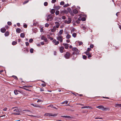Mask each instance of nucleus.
<instances>
[{"mask_svg": "<svg viewBox=\"0 0 121 121\" xmlns=\"http://www.w3.org/2000/svg\"><path fill=\"white\" fill-rule=\"evenodd\" d=\"M72 51L73 52L72 53V55H74L76 54V55L79 54V51L76 48H72Z\"/></svg>", "mask_w": 121, "mask_h": 121, "instance_id": "1", "label": "nucleus"}, {"mask_svg": "<svg viewBox=\"0 0 121 121\" xmlns=\"http://www.w3.org/2000/svg\"><path fill=\"white\" fill-rule=\"evenodd\" d=\"M97 108H98L99 109H101V110L104 111H106L107 110H109L110 109L108 108H106L104 107L103 105H100L96 106Z\"/></svg>", "mask_w": 121, "mask_h": 121, "instance_id": "2", "label": "nucleus"}, {"mask_svg": "<svg viewBox=\"0 0 121 121\" xmlns=\"http://www.w3.org/2000/svg\"><path fill=\"white\" fill-rule=\"evenodd\" d=\"M70 53L68 52H66L64 56L66 59H69L70 58Z\"/></svg>", "mask_w": 121, "mask_h": 121, "instance_id": "3", "label": "nucleus"}, {"mask_svg": "<svg viewBox=\"0 0 121 121\" xmlns=\"http://www.w3.org/2000/svg\"><path fill=\"white\" fill-rule=\"evenodd\" d=\"M18 92H19L22 94H23L24 93L23 92L22 90H21L18 91L17 90H14V93L15 95L18 94Z\"/></svg>", "mask_w": 121, "mask_h": 121, "instance_id": "4", "label": "nucleus"}, {"mask_svg": "<svg viewBox=\"0 0 121 121\" xmlns=\"http://www.w3.org/2000/svg\"><path fill=\"white\" fill-rule=\"evenodd\" d=\"M58 35L59 36L56 37V39L61 42H62L63 41V37L61 35L59 36V35Z\"/></svg>", "mask_w": 121, "mask_h": 121, "instance_id": "5", "label": "nucleus"}, {"mask_svg": "<svg viewBox=\"0 0 121 121\" xmlns=\"http://www.w3.org/2000/svg\"><path fill=\"white\" fill-rule=\"evenodd\" d=\"M47 18L50 19V21H51L53 19V18H52V15L51 14H50L48 15L47 17Z\"/></svg>", "mask_w": 121, "mask_h": 121, "instance_id": "6", "label": "nucleus"}, {"mask_svg": "<svg viewBox=\"0 0 121 121\" xmlns=\"http://www.w3.org/2000/svg\"><path fill=\"white\" fill-rule=\"evenodd\" d=\"M55 23L56 25V27L57 28H58L59 26L60 25V23L58 22H55Z\"/></svg>", "mask_w": 121, "mask_h": 121, "instance_id": "7", "label": "nucleus"}, {"mask_svg": "<svg viewBox=\"0 0 121 121\" xmlns=\"http://www.w3.org/2000/svg\"><path fill=\"white\" fill-rule=\"evenodd\" d=\"M63 45L65 46V49H68L69 47V45L67 43H63Z\"/></svg>", "mask_w": 121, "mask_h": 121, "instance_id": "8", "label": "nucleus"}, {"mask_svg": "<svg viewBox=\"0 0 121 121\" xmlns=\"http://www.w3.org/2000/svg\"><path fill=\"white\" fill-rule=\"evenodd\" d=\"M60 117L68 119H71V117L68 116H61Z\"/></svg>", "mask_w": 121, "mask_h": 121, "instance_id": "9", "label": "nucleus"}, {"mask_svg": "<svg viewBox=\"0 0 121 121\" xmlns=\"http://www.w3.org/2000/svg\"><path fill=\"white\" fill-rule=\"evenodd\" d=\"M68 11L66 10H64L62 11H61L60 13L61 14L62 13H66L67 14L68 13Z\"/></svg>", "mask_w": 121, "mask_h": 121, "instance_id": "10", "label": "nucleus"}, {"mask_svg": "<svg viewBox=\"0 0 121 121\" xmlns=\"http://www.w3.org/2000/svg\"><path fill=\"white\" fill-rule=\"evenodd\" d=\"M1 32L3 33L5 32L6 31V29L4 28H1L0 30Z\"/></svg>", "mask_w": 121, "mask_h": 121, "instance_id": "11", "label": "nucleus"}, {"mask_svg": "<svg viewBox=\"0 0 121 121\" xmlns=\"http://www.w3.org/2000/svg\"><path fill=\"white\" fill-rule=\"evenodd\" d=\"M57 114H53L51 113H49V116L54 117L57 116Z\"/></svg>", "mask_w": 121, "mask_h": 121, "instance_id": "12", "label": "nucleus"}, {"mask_svg": "<svg viewBox=\"0 0 121 121\" xmlns=\"http://www.w3.org/2000/svg\"><path fill=\"white\" fill-rule=\"evenodd\" d=\"M56 28L55 26H54L53 27V28L51 29V31L52 32H55L56 30Z\"/></svg>", "mask_w": 121, "mask_h": 121, "instance_id": "13", "label": "nucleus"}, {"mask_svg": "<svg viewBox=\"0 0 121 121\" xmlns=\"http://www.w3.org/2000/svg\"><path fill=\"white\" fill-rule=\"evenodd\" d=\"M54 8L56 10H58L60 9V7L59 6H54Z\"/></svg>", "mask_w": 121, "mask_h": 121, "instance_id": "14", "label": "nucleus"}, {"mask_svg": "<svg viewBox=\"0 0 121 121\" xmlns=\"http://www.w3.org/2000/svg\"><path fill=\"white\" fill-rule=\"evenodd\" d=\"M64 47L63 46H62L60 47V52L62 53L63 52V50L64 49Z\"/></svg>", "mask_w": 121, "mask_h": 121, "instance_id": "15", "label": "nucleus"}, {"mask_svg": "<svg viewBox=\"0 0 121 121\" xmlns=\"http://www.w3.org/2000/svg\"><path fill=\"white\" fill-rule=\"evenodd\" d=\"M48 107H50L52 108L55 109H57V108H56V107L53 106L51 104L50 105L48 106Z\"/></svg>", "mask_w": 121, "mask_h": 121, "instance_id": "16", "label": "nucleus"}, {"mask_svg": "<svg viewBox=\"0 0 121 121\" xmlns=\"http://www.w3.org/2000/svg\"><path fill=\"white\" fill-rule=\"evenodd\" d=\"M47 37L48 38L50 39L51 40H53V38L51 37L50 35H47Z\"/></svg>", "mask_w": 121, "mask_h": 121, "instance_id": "17", "label": "nucleus"}, {"mask_svg": "<svg viewBox=\"0 0 121 121\" xmlns=\"http://www.w3.org/2000/svg\"><path fill=\"white\" fill-rule=\"evenodd\" d=\"M73 12L74 14H77L78 13V11L77 10L74 9L73 10Z\"/></svg>", "mask_w": 121, "mask_h": 121, "instance_id": "18", "label": "nucleus"}, {"mask_svg": "<svg viewBox=\"0 0 121 121\" xmlns=\"http://www.w3.org/2000/svg\"><path fill=\"white\" fill-rule=\"evenodd\" d=\"M115 107H121V104H115Z\"/></svg>", "mask_w": 121, "mask_h": 121, "instance_id": "19", "label": "nucleus"}, {"mask_svg": "<svg viewBox=\"0 0 121 121\" xmlns=\"http://www.w3.org/2000/svg\"><path fill=\"white\" fill-rule=\"evenodd\" d=\"M55 12V9H52L51 10L50 13H51L52 14H53Z\"/></svg>", "mask_w": 121, "mask_h": 121, "instance_id": "20", "label": "nucleus"}, {"mask_svg": "<svg viewBox=\"0 0 121 121\" xmlns=\"http://www.w3.org/2000/svg\"><path fill=\"white\" fill-rule=\"evenodd\" d=\"M21 30V29L19 28H18L16 30V31L18 33H20Z\"/></svg>", "mask_w": 121, "mask_h": 121, "instance_id": "21", "label": "nucleus"}, {"mask_svg": "<svg viewBox=\"0 0 121 121\" xmlns=\"http://www.w3.org/2000/svg\"><path fill=\"white\" fill-rule=\"evenodd\" d=\"M31 105L34 106V107H38V104H34L33 103L31 104Z\"/></svg>", "mask_w": 121, "mask_h": 121, "instance_id": "22", "label": "nucleus"}, {"mask_svg": "<svg viewBox=\"0 0 121 121\" xmlns=\"http://www.w3.org/2000/svg\"><path fill=\"white\" fill-rule=\"evenodd\" d=\"M4 35L5 36H8L9 35V32L8 31L6 32L4 34Z\"/></svg>", "mask_w": 121, "mask_h": 121, "instance_id": "23", "label": "nucleus"}, {"mask_svg": "<svg viewBox=\"0 0 121 121\" xmlns=\"http://www.w3.org/2000/svg\"><path fill=\"white\" fill-rule=\"evenodd\" d=\"M68 101H65L64 102H61L60 103V104H67L68 103Z\"/></svg>", "mask_w": 121, "mask_h": 121, "instance_id": "24", "label": "nucleus"}, {"mask_svg": "<svg viewBox=\"0 0 121 121\" xmlns=\"http://www.w3.org/2000/svg\"><path fill=\"white\" fill-rule=\"evenodd\" d=\"M17 44V42L15 41H13L12 43V44L13 45H14Z\"/></svg>", "mask_w": 121, "mask_h": 121, "instance_id": "25", "label": "nucleus"}, {"mask_svg": "<svg viewBox=\"0 0 121 121\" xmlns=\"http://www.w3.org/2000/svg\"><path fill=\"white\" fill-rule=\"evenodd\" d=\"M20 36L21 38H24L25 36L24 34V33H21L20 35Z\"/></svg>", "mask_w": 121, "mask_h": 121, "instance_id": "26", "label": "nucleus"}, {"mask_svg": "<svg viewBox=\"0 0 121 121\" xmlns=\"http://www.w3.org/2000/svg\"><path fill=\"white\" fill-rule=\"evenodd\" d=\"M64 23H65L69 24L70 23V22H69V21L68 20L67 21V20H65L64 21Z\"/></svg>", "mask_w": 121, "mask_h": 121, "instance_id": "27", "label": "nucleus"}, {"mask_svg": "<svg viewBox=\"0 0 121 121\" xmlns=\"http://www.w3.org/2000/svg\"><path fill=\"white\" fill-rule=\"evenodd\" d=\"M71 37V36L69 34H68L67 35L66 37V38L67 39H69Z\"/></svg>", "mask_w": 121, "mask_h": 121, "instance_id": "28", "label": "nucleus"}, {"mask_svg": "<svg viewBox=\"0 0 121 121\" xmlns=\"http://www.w3.org/2000/svg\"><path fill=\"white\" fill-rule=\"evenodd\" d=\"M77 36V34L76 33H73L72 34V36L75 38Z\"/></svg>", "mask_w": 121, "mask_h": 121, "instance_id": "29", "label": "nucleus"}, {"mask_svg": "<svg viewBox=\"0 0 121 121\" xmlns=\"http://www.w3.org/2000/svg\"><path fill=\"white\" fill-rule=\"evenodd\" d=\"M85 53L86 55H88L89 54H90V52H89L86 51V52H85Z\"/></svg>", "mask_w": 121, "mask_h": 121, "instance_id": "30", "label": "nucleus"}, {"mask_svg": "<svg viewBox=\"0 0 121 121\" xmlns=\"http://www.w3.org/2000/svg\"><path fill=\"white\" fill-rule=\"evenodd\" d=\"M60 13V12L58 10H57L55 12V14L56 15H58Z\"/></svg>", "mask_w": 121, "mask_h": 121, "instance_id": "31", "label": "nucleus"}, {"mask_svg": "<svg viewBox=\"0 0 121 121\" xmlns=\"http://www.w3.org/2000/svg\"><path fill=\"white\" fill-rule=\"evenodd\" d=\"M63 31V30H61L59 32V33L60 35H61L62 34Z\"/></svg>", "mask_w": 121, "mask_h": 121, "instance_id": "32", "label": "nucleus"}, {"mask_svg": "<svg viewBox=\"0 0 121 121\" xmlns=\"http://www.w3.org/2000/svg\"><path fill=\"white\" fill-rule=\"evenodd\" d=\"M13 114L16 115H19L20 114V113H19L17 112H14L13 113Z\"/></svg>", "mask_w": 121, "mask_h": 121, "instance_id": "33", "label": "nucleus"}, {"mask_svg": "<svg viewBox=\"0 0 121 121\" xmlns=\"http://www.w3.org/2000/svg\"><path fill=\"white\" fill-rule=\"evenodd\" d=\"M88 56V58L89 59L90 58H91L92 56L91 53L90 54H89Z\"/></svg>", "mask_w": 121, "mask_h": 121, "instance_id": "34", "label": "nucleus"}, {"mask_svg": "<svg viewBox=\"0 0 121 121\" xmlns=\"http://www.w3.org/2000/svg\"><path fill=\"white\" fill-rule=\"evenodd\" d=\"M81 20L83 21H85L86 20V19L85 17H82V18Z\"/></svg>", "mask_w": 121, "mask_h": 121, "instance_id": "35", "label": "nucleus"}, {"mask_svg": "<svg viewBox=\"0 0 121 121\" xmlns=\"http://www.w3.org/2000/svg\"><path fill=\"white\" fill-rule=\"evenodd\" d=\"M30 53H32L33 52L34 49L32 48H31L30 49Z\"/></svg>", "mask_w": 121, "mask_h": 121, "instance_id": "36", "label": "nucleus"}, {"mask_svg": "<svg viewBox=\"0 0 121 121\" xmlns=\"http://www.w3.org/2000/svg\"><path fill=\"white\" fill-rule=\"evenodd\" d=\"M65 4V2L63 1H62L60 3V4L61 5H63Z\"/></svg>", "mask_w": 121, "mask_h": 121, "instance_id": "37", "label": "nucleus"}, {"mask_svg": "<svg viewBox=\"0 0 121 121\" xmlns=\"http://www.w3.org/2000/svg\"><path fill=\"white\" fill-rule=\"evenodd\" d=\"M82 58L83 59H86L87 58V56L86 55H83L82 56Z\"/></svg>", "mask_w": 121, "mask_h": 121, "instance_id": "38", "label": "nucleus"}, {"mask_svg": "<svg viewBox=\"0 0 121 121\" xmlns=\"http://www.w3.org/2000/svg\"><path fill=\"white\" fill-rule=\"evenodd\" d=\"M69 4H67L64 5L63 6V7H66L69 6Z\"/></svg>", "mask_w": 121, "mask_h": 121, "instance_id": "39", "label": "nucleus"}, {"mask_svg": "<svg viewBox=\"0 0 121 121\" xmlns=\"http://www.w3.org/2000/svg\"><path fill=\"white\" fill-rule=\"evenodd\" d=\"M44 4L45 6H47L48 5V3L47 2H46L44 3Z\"/></svg>", "mask_w": 121, "mask_h": 121, "instance_id": "40", "label": "nucleus"}, {"mask_svg": "<svg viewBox=\"0 0 121 121\" xmlns=\"http://www.w3.org/2000/svg\"><path fill=\"white\" fill-rule=\"evenodd\" d=\"M67 9L68 11V12H70L72 11L71 9L70 8H68Z\"/></svg>", "mask_w": 121, "mask_h": 121, "instance_id": "41", "label": "nucleus"}, {"mask_svg": "<svg viewBox=\"0 0 121 121\" xmlns=\"http://www.w3.org/2000/svg\"><path fill=\"white\" fill-rule=\"evenodd\" d=\"M7 24L8 25L10 26L11 25L12 23L11 22H7Z\"/></svg>", "mask_w": 121, "mask_h": 121, "instance_id": "42", "label": "nucleus"}, {"mask_svg": "<svg viewBox=\"0 0 121 121\" xmlns=\"http://www.w3.org/2000/svg\"><path fill=\"white\" fill-rule=\"evenodd\" d=\"M43 101L42 100L40 99H39L37 101V102H43Z\"/></svg>", "mask_w": 121, "mask_h": 121, "instance_id": "43", "label": "nucleus"}, {"mask_svg": "<svg viewBox=\"0 0 121 121\" xmlns=\"http://www.w3.org/2000/svg\"><path fill=\"white\" fill-rule=\"evenodd\" d=\"M38 107L39 108H43V107L42 106L40 105H38Z\"/></svg>", "mask_w": 121, "mask_h": 121, "instance_id": "44", "label": "nucleus"}, {"mask_svg": "<svg viewBox=\"0 0 121 121\" xmlns=\"http://www.w3.org/2000/svg\"><path fill=\"white\" fill-rule=\"evenodd\" d=\"M49 26V24L48 23H46L45 25V26L46 27H48Z\"/></svg>", "mask_w": 121, "mask_h": 121, "instance_id": "45", "label": "nucleus"}, {"mask_svg": "<svg viewBox=\"0 0 121 121\" xmlns=\"http://www.w3.org/2000/svg\"><path fill=\"white\" fill-rule=\"evenodd\" d=\"M33 39H30L29 40V42H30V43H32L33 41Z\"/></svg>", "mask_w": 121, "mask_h": 121, "instance_id": "46", "label": "nucleus"}, {"mask_svg": "<svg viewBox=\"0 0 121 121\" xmlns=\"http://www.w3.org/2000/svg\"><path fill=\"white\" fill-rule=\"evenodd\" d=\"M56 39H54L52 41V42L54 43L55 44L56 43Z\"/></svg>", "mask_w": 121, "mask_h": 121, "instance_id": "47", "label": "nucleus"}, {"mask_svg": "<svg viewBox=\"0 0 121 121\" xmlns=\"http://www.w3.org/2000/svg\"><path fill=\"white\" fill-rule=\"evenodd\" d=\"M82 28L84 30H85L86 29V27L85 26H82Z\"/></svg>", "mask_w": 121, "mask_h": 121, "instance_id": "48", "label": "nucleus"}, {"mask_svg": "<svg viewBox=\"0 0 121 121\" xmlns=\"http://www.w3.org/2000/svg\"><path fill=\"white\" fill-rule=\"evenodd\" d=\"M46 38V37H45L44 36H42L41 37V39L42 40H44Z\"/></svg>", "mask_w": 121, "mask_h": 121, "instance_id": "49", "label": "nucleus"}, {"mask_svg": "<svg viewBox=\"0 0 121 121\" xmlns=\"http://www.w3.org/2000/svg\"><path fill=\"white\" fill-rule=\"evenodd\" d=\"M13 111H16L17 112H19V110L18 109H16L14 110Z\"/></svg>", "mask_w": 121, "mask_h": 121, "instance_id": "50", "label": "nucleus"}, {"mask_svg": "<svg viewBox=\"0 0 121 121\" xmlns=\"http://www.w3.org/2000/svg\"><path fill=\"white\" fill-rule=\"evenodd\" d=\"M26 45L27 46H28L29 45V43L28 42H26Z\"/></svg>", "mask_w": 121, "mask_h": 121, "instance_id": "51", "label": "nucleus"}, {"mask_svg": "<svg viewBox=\"0 0 121 121\" xmlns=\"http://www.w3.org/2000/svg\"><path fill=\"white\" fill-rule=\"evenodd\" d=\"M78 43H79V45H82L83 44V43L82 42H81L80 41V42H79Z\"/></svg>", "mask_w": 121, "mask_h": 121, "instance_id": "52", "label": "nucleus"}, {"mask_svg": "<svg viewBox=\"0 0 121 121\" xmlns=\"http://www.w3.org/2000/svg\"><path fill=\"white\" fill-rule=\"evenodd\" d=\"M84 108H87V106H83L81 107V109H83Z\"/></svg>", "mask_w": 121, "mask_h": 121, "instance_id": "53", "label": "nucleus"}, {"mask_svg": "<svg viewBox=\"0 0 121 121\" xmlns=\"http://www.w3.org/2000/svg\"><path fill=\"white\" fill-rule=\"evenodd\" d=\"M13 77L14 79L16 80L17 79V78L16 76H13Z\"/></svg>", "mask_w": 121, "mask_h": 121, "instance_id": "54", "label": "nucleus"}, {"mask_svg": "<svg viewBox=\"0 0 121 121\" xmlns=\"http://www.w3.org/2000/svg\"><path fill=\"white\" fill-rule=\"evenodd\" d=\"M59 43V41H56V43L54 44L55 45H57Z\"/></svg>", "mask_w": 121, "mask_h": 121, "instance_id": "55", "label": "nucleus"}, {"mask_svg": "<svg viewBox=\"0 0 121 121\" xmlns=\"http://www.w3.org/2000/svg\"><path fill=\"white\" fill-rule=\"evenodd\" d=\"M56 1V0H52V3H54Z\"/></svg>", "mask_w": 121, "mask_h": 121, "instance_id": "56", "label": "nucleus"}, {"mask_svg": "<svg viewBox=\"0 0 121 121\" xmlns=\"http://www.w3.org/2000/svg\"><path fill=\"white\" fill-rule=\"evenodd\" d=\"M68 21H69V22H70V23L72 21L71 18L69 17L68 18Z\"/></svg>", "mask_w": 121, "mask_h": 121, "instance_id": "57", "label": "nucleus"}, {"mask_svg": "<svg viewBox=\"0 0 121 121\" xmlns=\"http://www.w3.org/2000/svg\"><path fill=\"white\" fill-rule=\"evenodd\" d=\"M49 113H45L44 115V116H49Z\"/></svg>", "mask_w": 121, "mask_h": 121, "instance_id": "58", "label": "nucleus"}, {"mask_svg": "<svg viewBox=\"0 0 121 121\" xmlns=\"http://www.w3.org/2000/svg\"><path fill=\"white\" fill-rule=\"evenodd\" d=\"M23 26L24 28H26L27 27V25L26 24H25L23 25Z\"/></svg>", "mask_w": 121, "mask_h": 121, "instance_id": "59", "label": "nucleus"}, {"mask_svg": "<svg viewBox=\"0 0 121 121\" xmlns=\"http://www.w3.org/2000/svg\"><path fill=\"white\" fill-rule=\"evenodd\" d=\"M93 47L94 45L92 44H91L90 46V47L91 48H92Z\"/></svg>", "mask_w": 121, "mask_h": 121, "instance_id": "60", "label": "nucleus"}, {"mask_svg": "<svg viewBox=\"0 0 121 121\" xmlns=\"http://www.w3.org/2000/svg\"><path fill=\"white\" fill-rule=\"evenodd\" d=\"M91 48H87V51L89 52V51H91Z\"/></svg>", "mask_w": 121, "mask_h": 121, "instance_id": "61", "label": "nucleus"}, {"mask_svg": "<svg viewBox=\"0 0 121 121\" xmlns=\"http://www.w3.org/2000/svg\"><path fill=\"white\" fill-rule=\"evenodd\" d=\"M87 108H89L91 109H93V108L91 106H87Z\"/></svg>", "mask_w": 121, "mask_h": 121, "instance_id": "62", "label": "nucleus"}, {"mask_svg": "<svg viewBox=\"0 0 121 121\" xmlns=\"http://www.w3.org/2000/svg\"><path fill=\"white\" fill-rule=\"evenodd\" d=\"M23 111H25L26 112H30L29 110H23Z\"/></svg>", "mask_w": 121, "mask_h": 121, "instance_id": "63", "label": "nucleus"}, {"mask_svg": "<svg viewBox=\"0 0 121 121\" xmlns=\"http://www.w3.org/2000/svg\"><path fill=\"white\" fill-rule=\"evenodd\" d=\"M29 2V0H26L24 1V4H25Z\"/></svg>", "mask_w": 121, "mask_h": 121, "instance_id": "64", "label": "nucleus"}]
</instances>
